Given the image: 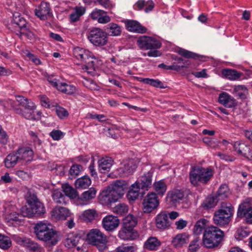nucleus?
Returning a JSON list of instances; mask_svg holds the SVG:
<instances>
[{"label":"nucleus","instance_id":"15","mask_svg":"<svg viewBox=\"0 0 252 252\" xmlns=\"http://www.w3.org/2000/svg\"><path fill=\"white\" fill-rule=\"evenodd\" d=\"M185 197V192L182 189H174L169 191L167 195V200L171 205H176L182 201Z\"/></svg>","mask_w":252,"mask_h":252},{"label":"nucleus","instance_id":"25","mask_svg":"<svg viewBox=\"0 0 252 252\" xmlns=\"http://www.w3.org/2000/svg\"><path fill=\"white\" fill-rule=\"evenodd\" d=\"M189 235L187 233L178 234L172 240V244L175 248L183 246L189 242Z\"/></svg>","mask_w":252,"mask_h":252},{"label":"nucleus","instance_id":"21","mask_svg":"<svg viewBox=\"0 0 252 252\" xmlns=\"http://www.w3.org/2000/svg\"><path fill=\"white\" fill-rule=\"evenodd\" d=\"M126 29L131 32L143 33L147 31V29L134 20H127L125 22Z\"/></svg>","mask_w":252,"mask_h":252},{"label":"nucleus","instance_id":"59","mask_svg":"<svg viewBox=\"0 0 252 252\" xmlns=\"http://www.w3.org/2000/svg\"><path fill=\"white\" fill-rule=\"evenodd\" d=\"M78 239L74 237H71L66 238L65 240V245L68 248H72L77 246L78 243Z\"/></svg>","mask_w":252,"mask_h":252},{"label":"nucleus","instance_id":"18","mask_svg":"<svg viewBox=\"0 0 252 252\" xmlns=\"http://www.w3.org/2000/svg\"><path fill=\"white\" fill-rule=\"evenodd\" d=\"M156 225L157 227L160 230H164L170 226V223L168 218L166 211L161 212L158 214L156 218Z\"/></svg>","mask_w":252,"mask_h":252},{"label":"nucleus","instance_id":"44","mask_svg":"<svg viewBox=\"0 0 252 252\" xmlns=\"http://www.w3.org/2000/svg\"><path fill=\"white\" fill-rule=\"evenodd\" d=\"M12 246V241L10 238L4 235L0 234V248L7 250Z\"/></svg>","mask_w":252,"mask_h":252},{"label":"nucleus","instance_id":"20","mask_svg":"<svg viewBox=\"0 0 252 252\" xmlns=\"http://www.w3.org/2000/svg\"><path fill=\"white\" fill-rule=\"evenodd\" d=\"M128 184L124 180H118L109 186V189L122 196L128 189Z\"/></svg>","mask_w":252,"mask_h":252},{"label":"nucleus","instance_id":"32","mask_svg":"<svg viewBox=\"0 0 252 252\" xmlns=\"http://www.w3.org/2000/svg\"><path fill=\"white\" fill-rule=\"evenodd\" d=\"M85 8L82 6L75 7L70 15V21L75 22L78 21L80 17L85 13Z\"/></svg>","mask_w":252,"mask_h":252},{"label":"nucleus","instance_id":"30","mask_svg":"<svg viewBox=\"0 0 252 252\" xmlns=\"http://www.w3.org/2000/svg\"><path fill=\"white\" fill-rule=\"evenodd\" d=\"M82 219L86 221H92L98 218V213L95 209H88L84 211Z\"/></svg>","mask_w":252,"mask_h":252},{"label":"nucleus","instance_id":"1","mask_svg":"<svg viewBox=\"0 0 252 252\" xmlns=\"http://www.w3.org/2000/svg\"><path fill=\"white\" fill-rule=\"evenodd\" d=\"M49 224L40 222L34 227V232L36 237L45 242L47 245L52 246L56 245L60 240L59 232L50 228Z\"/></svg>","mask_w":252,"mask_h":252},{"label":"nucleus","instance_id":"4","mask_svg":"<svg viewBox=\"0 0 252 252\" xmlns=\"http://www.w3.org/2000/svg\"><path fill=\"white\" fill-rule=\"evenodd\" d=\"M213 176V171L210 168H203L195 166L189 173V180L193 186H197L198 183L206 184Z\"/></svg>","mask_w":252,"mask_h":252},{"label":"nucleus","instance_id":"64","mask_svg":"<svg viewBox=\"0 0 252 252\" xmlns=\"http://www.w3.org/2000/svg\"><path fill=\"white\" fill-rule=\"evenodd\" d=\"M139 196V193H137L136 190H129L128 191L127 196L129 200L134 201Z\"/></svg>","mask_w":252,"mask_h":252},{"label":"nucleus","instance_id":"17","mask_svg":"<svg viewBox=\"0 0 252 252\" xmlns=\"http://www.w3.org/2000/svg\"><path fill=\"white\" fill-rule=\"evenodd\" d=\"M53 219L56 220H65L70 215L69 210L65 207L57 206L51 212Z\"/></svg>","mask_w":252,"mask_h":252},{"label":"nucleus","instance_id":"47","mask_svg":"<svg viewBox=\"0 0 252 252\" xmlns=\"http://www.w3.org/2000/svg\"><path fill=\"white\" fill-rule=\"evenodd\" d=\"M109 32L112 36H119L122 32L121 27L115 23H110L109 24Z\"/></svg>","mask_w":252,"mask_h":252},{"label":"nucleus","instance_id":"53","mask_svg":"<svg viewBox=\"0 0 252 252\" xmlns=\"http://www.w3.org/2000/svg\"><path fill=\"white\" fill-rule=\"evenodd\" d=\"M20 37H21L22 35H25L29 39H32L33 37V33L32 32L30 31L29 29L27 28L26 26L20 31L16 33Z\"/></svg>","mask_w":252,"mask_h":252},{"label":"nucleus","instance_id":"16","mask_svg":"<svg viewBox=\"0 0 252 252\" xmlns=\"http://www.w3.org/2000/svg\"><path fill=\"white\" fill-rule=\"evenodd\" d=\"M234 149L238 154L249 159H252V149L246 144L238 141L235 142L234 144Z\"/></svg>","mask_w":252,"mask_h":252},{"label":"nucleus","instance_id":"51","mask_svg":"<svg viewBox=\"0 0 252 252\" xmlns=\"http://www.w3.org/2000/svg\"><path fill=\"white\" fill-rule=\"evenodd\" d=\"M26 197L29 206L37 201H39L36 194L33 191H28L26 194Z\"/></svg>","mask_w":252,"mask_h":252},{"label":"nucleus","instance_id":"33","mask_svg":"<svg viewBox=\"0 0 252 252\" xmlns=\"http://www.w3.org/2000/svg\"><path fill=\"white\" fill-rule=\"evenodd\" d=\"M136 78L140 82H144L147 84H149L155 87L159 88L161 89H164L166 88V86H164L163 84L160 81L157 79L141 78L138 77H136Z\"/></svg>","mask_w":252,"mask_h":252},{"label":"nucleus","instance_id":"22","mask_svg":"<svg viewBox=\"0 0 252 252\" xmlns=\"http://www.w3.org/2000/svg\"><path fill=\"white\" fill-rule=\"evenodd\" d=\"M118 236L120 239L124 240H134L138 237V234L134 229L125 228L123 226L122 229L119 231Z\"/></svg>","mask_w":252,"mask_h":252},{"label":"nucleus","instance_id":"49","mask_svg":"<svg viewBox=\"0 0 252 252\" xmlns=\"http://www.w3.org/2000/svg\"><path fill=\"white\" fill-rule=\"evenodd\" d=\"M113 211L118 215H123L128 211V206L125 204H119L113 207Z\"/></svg>","mask_w":252,"mask_h":252},{"label":"nucleus","instance_id":"35","mask_svg":"<svg viewBox=\"0 0 252 252\" xmlns=\"http://www.w3.org/2000/svg\"><path fill=\"white\" fill-rule=\"evenodd\" d=\"M91 184V180L88 176H84L78 178L75 183V185L77 189H86Z\"/></svg>","mask_w":252,"mask_h":252},{"label":"nucleus","instance_id":"43","mask_svg":"<svg viewBox=\"0 0 252 252\" xmlns=\"http://www.w3.org/2000/svg\"><path fill=\"white\" fill-rule=\"evenodd\" d=\"M153 186L156 193L161 196L164 194L167 189L166 184L161 181L155 182Z\"/></svg>","mask_w":252,"mask_h":252},{"label":"nucleus","instance_id":"45","mask_svg":"<svg viewBox=\"0 0 252 252\" xmlns=\"http://www.w3.org/2000/svg\"><path fill=\"white\" fill-rule=\"evenodd\" d=\"M25 247L27 248L30 252H41L42 248L36 242L29 239L26 243Z\"/></svg>","mask_w":252,"mask_h":252},{"label":"nucleus","instance_id":"48","mask_svg":"<svg viewBox=\"0 0 252 252\" xmlns=\"http://www.w3.org/2000/svg\"><path fill=\"white\" fill-rule=\"evenodd\" d=\"M223 74L230 80H236L241 76L240 73L232 69H225L223 71Z\"/></svg>","mask_w":252,"mask_h":252},{"label":"nucleus","instance_id":"34","mask_svg":"<svg viewBox=\"0 0 252 252\" xmlns=\"http://www.w3.org/2000/svg\"><path fill=\"white\" fill-rule=\"evenodd\" d=\"M207 222V220L205 219H201L198 220L194 226L193 232L196 235H199L203 230L205 231L207 229L206 227Z\"/></svg>","mask_w":252,"mask_h":252},{"label":"nucleus","instance_id":"10","mask_svg":"<svg viewBox=\"0 0 252 252\" xmlns=\"http://www.w3.org/2000/svg\"><path fill=\"white\" fill-rule=\"evenodd\" d=\"M143 210L145 213H150L156 209L159 205L157 194L154 192L148 193L143 200Z\"/></svg>","mask_w":252,"mask_h":252},{"label":"nucleus","instance_id":"58","mask_svg":"<svg viewBox=\"0 0 252 252\" xmlns=\"http://www.w3.org/2000/svg\"><path fill=\"white\" fill-rule=\"evenodd\" d=\"M56 112L58 116L61 119H64L68 116L67 111L64 108L61 107H57Z\"/></svg>","mask_w":252,"mask_h":252},{"label":"nucleus","instance_id":"60","mask_svg":"<svg viewBox=\"0 0 252 252\" xmlns=\"http://www.w3.org/2000/svg\"><path fill=\"white\" fill-rule=\"evenodd\" d=\"M105 13V12L98 9H95L91 14V17L93 20H97L100 16Z\"/></svg>","mask_w":252,"mask_h":252},{"label":"nucleus","instance_id":"5","mask_svg":"<svg viewBox=\"0 0 252 252\" xmlns=\"http://www.w3.org/2000/svg\"><path fill=\"white\" fill-rule=\"evenodd\" d=\"M87 240L89 244L96 246L99 251L105 248L106 236L98 229L90 230L87 235Z\"/></svg>","mask_w":252,"mask_h":252},{"label":"nucleus","instance_id":"26","mask_svg":"<svg viewBox=\"0 0 252 252\" xmlns=\"http://www.w3.org/2000/svg\"><path fill=\"white\" fill-rule=\"evenodd\" d=\"M161 245L160 241L156 237H150L144 243V248L149 251H156Z\"/></svg>","mask_w":252,"mask_h":252},{"label":"nucleus","instance_id":"23","mask_svg":"<svg viewBox=\"0 0 252 252\" xmlns=\"http://www.w3.org/2000/svg\"><path fill=\"white\" fill-rule=\"evenodd\" d=\"M219 102L225 107L228 108L234 107L237 104L236 100L233 97L224 92L220 94Z\"/></svg>","mask_w":252,"mask_h":252},{"label":"nucleus","instance_id":"37","mask_svg":"<svg viewBox=\"0 0 252 252\" xmlns=\"http://www.w3.org/2000/svg\"><path fill=\"white\" fill-rule=\"evenodd\" d=\"M229 194L230 191L228 186L223 184L220 187L216 196L218 199L220 200L227 198Z\"/></svg>","mask_w":252,"mask_h":252},{"label":"nucleus","instance_id":"3","mask_svg":"<svg viewBox=\"0 0 252 252\" xmlns=\"http://www.w3.org/2000/svg\"><path fill=\"white\" fill-rule=\"evenodd\" d=\"M233 207L229 203L222 202L220 208L214 215V223L219 226L227 225L233 215Z\"/></svg>","mask_w":252,"mask_h":252},{"label":"nucleus","instance_id":"46","mask_svg":"<svg viewBox=\"0 0 252 252\" xmlns=\"http://www.w3.org/2000/svg\"><path fill=\"white\" fill-rule=\"evenodd\" d=\"M234 91L236 95L241 98H246L248 94V90L244 85L235 86L234 88Z\"/></svg>","mask_w":252,"mask_h":252},{"label":"nucleus","instance_id":"6","mask_svg":"<svg viewBox=\"0 0 252 252\" xmlns=\"http://www.w3.org/2000/svg\"><path fill=\"white\" fill-rule=\"evenodd\" d=\"M90 41L96 46H102L108 41L107 33L102 30L95 28L90 31L88 36Z\"/></svg>","mask_w":252,"mask_h":252},{"label":"nucleus","instance_id":"29","mask_svg":"<svg viewBox=\"0 0 252 252\" xmlns=\"http://www.w3.org/2000/svg\"><path fill=\"white\" fill-rule=\"evenodd\" d=\"M24 217L23 215L22 207L20 213H17L16 212L9 213L5 216V220L9 223H12L13 221L21 222L22 220H23V218Z\"/></svg>","mask_w":252,"mask_h":252},{"label":"nucleus","instance_id":"12","mask_svg":"<svg viewBox=\"0 0 252 252\" xmlns=\"http://www.w3.org/2000/svg\"><path fill=\"white\" fill-rule=\"evenodd\" d=\"M26 26V20L19 13H16L13 14V19L8 25V29L16 33Z\"/></svg>","mask_w":252,"mask_h":252},{"label":"nucleus","instance_id":"55","mask_svg":"<svg viewBox=\"0 0 252 252\" xmlns=\"http://www.w3.org/2000/svg\"><path fill=\"white\" fill-rule=\"evenodd\" d=\"M82 169V166L80 165H73L69 170L70 178L72 179L74 178L79 175Z\"/></svg>","mask_w":252,"mask_h":252},{"label":"nucleus","instance_id":"41","mask_svg":"<svg viewBox=\"0 0 252 252\" xmlns=\"http://www.w3.org/2000/svg\"><path fill=\"white\" fill-rule=\"evenodd\" d=\"M96 192V191L94 188H91L88 190L84 191L82 194L79 199L84 202H87L90 200L95 197Z\"/></svg>","mask_w":252,"mask_h":252},{"label":"nucleus","instance_id":"39","mask_svg":"<svg viewBox=\"0 0 252 252\" xmlns=\"http://www.w3.org/2000/svg\"><path fill=\"white\" fill-rule=\"evenodd\" d=\"M152 177V174L150 172H147L141 177V182L139 184L142 189H147L151 186Z\"/></svg>","mask_w":252,"mask_h":252},{"label":"nucleus","instance_id":"27","mask_svg":"<svg viewBox=\"0 0 252 252\" xmlns=\"http://www.w3.org/2000/svg\"><path fill=\"white\" fill-rule=\"evenodd\" d=\"M98 168L101 172L109 171L114 163V160L111 157L102 158L98 160Z\"/></svg>","mask_w":252,"mask_h":252},{"label":"nucleus","instance_id":"62","mask_svg":"<svg viewBox=\"0 0 252 252\" xmlns=\"http://www.w3.org/2000/svg\"><path fill=\"white\" fill-rule=\"evenodd\" d=\"M84 53L85 49L80 47L75 48L73 51L74 55L78 60L82 59V55Z\"/></svg>","mask_w":252,"mask_h":252},{"label":"nucleus","instance_id":"50","mask_svg":"<svg viewBox=\"0 0 252 252\" xmlns=\"http://www.w3.org/2000/svg\"><path fill=\"white\" fill-rule=\"evenodd\" d=\"M178 53L187 59H196L198 57V55L196 54L183 49H180Z\"/></svg>","mask_w":252,"mask_h":252},{"label":"nucleus","instance_id":"56","mask_svg":"<svg viewBox=\"0 0 252 252\" xmlns=\"http://www.w3.org/2000/svg\"><path fill=\"white\" fill-rule=\"evenodd\" d=\"M136 248L133 246L123 245L117 248V252H135Z\"/></svg>","mask_w":252,"mask_h":252},{"label":"nucleus","instance_id":"36","mask_svg":"<svg viewBox=\"0 0 252 252\" xmlns=\"http://www.w3.org/2000/svg\"><path fill=\"white\" fill-rule=\"evenodd\" d=\"M122 196L117 193L114 192L110 189L108 193L105 194L103 197L107 204H111L116 202Z\"/></svg>","mask_w":252,"mask_h":252},{"label":"nucleus","instance_id":"14","mask_svg":"<svg viewBox=\"0 0 252 252\" xmlns=\"http://www.w3.org/2000/svg\"><path fill=\"white\" fill-rule=\"evenodd\" d=\"M35 14L42 20L47 19L52 15L50 4L46 2H42L38 8L35 9Z\"/></svg>","mask_w":252,"mask_h":252},{"label":"nucleus","instance_id":"11","mask_svg":"<svg viewBox=\"0 0 252 252\" xmlns=\"http://www.w3.org/2000/svg\"><path fill=\"white\" fill-rule=\"evenodd\" d=\"M139 47L144 50L157 49L161 46V43L149 36H142L137 40Z\"/></svg>","mask_w":252,"mask_h":252},{"label":"nucleus","instance_id":"57","mask_svg":"<svg viewBox=\"0 0 252 252\" xmlns=\"http://www.w3.org/2000/svg\"><path fill=\"white\" fill-rule=\"evenodd\" d=\"M184 63H186V65H177L173 63L172 65L168 66L167 69L179 71L182 68L188 67L190 64V62L189 61H187L184 62Z\"/></svg>","mask_w":252,"mask_h":252},{"label":"nucleus","instance_id":"28","mask_svg":"<svg viewBox=\"0 0 252 252\" xmlns=\"http://www.w3.org/2000/svg\"><path fill=\"white\" fill-rule=\"evenodd\" d=\"M137 224V218L132 215L129 214L123 220V226L125 228L134 229V227Z\"/></svg>","mask_w":252,"mask_h":252},{"label":"nucleus","instance_id":"54","mask_svg":"<svg viewBox=\"0 0 252 252\" xmlns=\"http://www.w3.org/2000/svg\"><path fill=\"white\" fill-rule=\"evenodd\" d=\"M82 68L85 69L88 73L93 74L95 70L94 61L92 60L88 61Z\"/></svg>","mask_w":252,"mask_h":252},{"label":"nucleus","instance_id":"24","mask_svg":"<svg viewBox=\"0 0 252 252\" xmlns=\"http://www.w3.org/2000/svg\"><path fill=\"white\" fill-rule=\"evenodd\" d=\"M17 153L19 157L20 162L23 161L28 162L31 161L32 158L33 152L28 148L22 147L17 151Z\"/></svg>","mask_w":252,"mask_h":252},{"label":"nucleus","instance_id":"61","mask_svg":"<svg viewBox=\"0 0 252 252\" xmlns=\"http://www.w3.org/2000/svg\"><path fill=\"white\" fill-rule=\"evenodd\" d=\"M50 135L54 140H59L63 136V134L59 130H53L50 132Z\"/></svg>","mask_w":252,"mask_h":252},{"label":"nucleus","instance_id":"9","mask_svg":"<svg viewBox=\"0 0 252 252\" xmlns=\"http://www.w3.org/2000/svg\"><path fill=\"white\" fill-rule=\"evenodd\" d=\"M137 168L136 161L133 159L123 161L117 169L118 174L121 177H127L132 174Z\"/></svg>","mask_w":252,"mask_h":252},{"label":"nucleus","instance_id":"38","mask_svg":"<svg viewBox=\"0 0 252 252\" xmlns=\"http://www.w3.org/2000/svg\"><path fill=\"white\" fill-rule=\"evenodd\" d=\"M16 101L20 106L24 107V109H31L33 105H35L31 100L21 95L16 96Z\"/></svg>","mask_w":252,"mask_h":252},{"label":"nucleus","instance_id":"40","mask_svg":"<svg viewBox=\"0 0 252 252\" xmlns=\"http://www.w3.org/2000/svg\"><path fill=\"white\" fill-rule=\"evenodd\" d=\"M219 200L216 196L208 197L203 201L202 207L205 209L213 208L217 205Z\"/></svg>","mask_w":252,"mask_h":252},{"label":"nucleus","instance_id":"42","mask_svg":"<svg viewBox=\"0 0 252 252\" xmlns=\"http://www.w3.org/2000/svg\"><path fill=\"white\" fill-rule=\"evenodd\" d=\"M52 197L55 203L61 204H66L67 197L60 191H54Z\"/></svg>","mask_w":252,"mask_h":252},{"label":"nucleus","instance_id":"52","mask_svg":"<svg viewBox=\"0 0 252 252\" xmlns=\"http://www.w3.org/2000/svg\"><path fill=\"white\" fill-rule=\"evenodd\" d=\"M63 191L65 195L70 198H75L77 195L76 190L69 185L63 187Z\"/></svg>","mask_w":252,"mask_h":252},{"label":"nucleus","instance_id":"19","mask_svg":"<svg viewBox=\"0 0 252 252\" xmlns=\"http://www.w3.org/2000/svg\"><path fill=\"white\" fill-rule=\"evenodd\" d=\"M36 106L33 105V107L31 108V109H28V108L21 109L18 108H14L16 113L21 115L23 117L28 120H37L40 116L41 113L40 112H37L38 117H36L34 114V110L35 109Z\"/></svg>","mask_w":252,"mask_h":252},{"label":"nucleus","instance_id":"31","mask_svg":"<svg viewBox=\"0 0 252 252\" xmlns=\"http://www.w3.org/2000/svg\"><path fill=\"white\" fill-rule=\"evenodd\" d=\"M4 161L5 166L7 168L12 167L17 163L20 162L19 160V157H18L17 152L9 154L6 157Z\"/></svg>","mask_w":252,"mask_h":252},{"label":"nucleus","instance_id":"63","mask_svg":"<svg viewBox=\"0 0 252 252\" xmlns=\"http://www.w3.org/2000/svg\"><path fill=\"white\" fill-rule=\"evenodd\" d=\"M198 241V239H195L190 242L189 246L190 251L195 252L199 249Z\"/></svg>","mask_w":252,"mask_h":252},{"label":"nucleus","instance_id":"7","mask_svg":"<svg viewBox=\"0 0 252 252\" xmlns=\"http://www.w3.org/2000/svg\"><path fill=\"white\" fill-rule=\"evenodd\" d=\"M237 215L238 218H245L247 222L252 223V206L250 198H247L239 205Z\"/></svg>","mask_w":252,"mask_h":252},{"label":"nucleus","instance_id":"8","mask_svg":"<svg viewBox=\"0 0 252 252\" xmlns=\"http://www.w3.org/2000/svg\"><path fill=\"white\" fill-rule=\"evenodd\" d=\"M45 210L43 204L40 201H37L29 206L22 207V213L27 217H38L44 214Z\"/></svg>","mask_w":252,"mask_h":252},{"label":"nucleus","instance_id":"13","mask_svg":"<svg viewBox=\"0 0 252 252\" xmlns=\"http://www.w3.org/2000/svg\"><path fill=\"white\" fill-rule=\"evenodd\" d=\"M120 220L117 217L108 215L105 217L102 221L103 227L107 231L112 232L119 225Z\"/></svg>","mask_w":252,"mask_h":252},{"label":"nucleus","instance_id":"2","mask_svg":"<svg viewBox=\"0 0 252 252\" xmlns=\"http://www.w3.org/2000/svg\"><path fill=\"white\" fill-rule=\"evenodd\" d=\"M223 232L215 226L207 228L204 231L203 244L207 248L212 249L218 247L223 237Z\"/></svg>","mask_w":252,"mask_h":252}]
</instances>
